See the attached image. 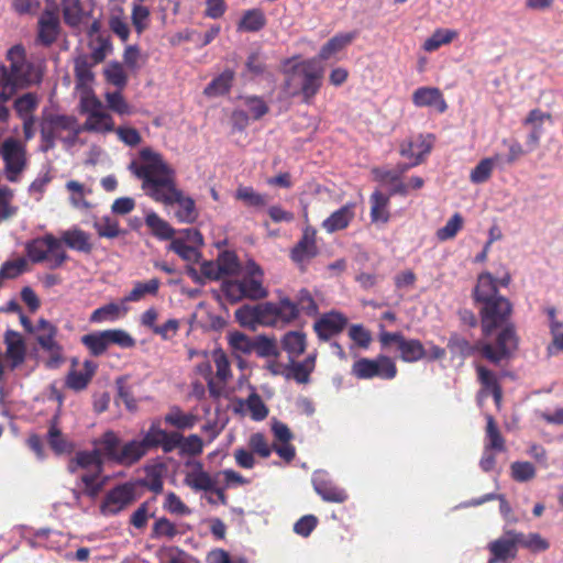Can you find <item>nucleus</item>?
<instances>
[{
  "label": "nucleus",
  "instance_id": "f257e3e1",
  "mask_svg": "<svg viewBox=\"0 0 563 563\" xmlns=\"http://www.w3.org/2000/svg\"><path fill=\"white\" fill-rule=\"evenodd\" d=\"M143 161H132L129 170L142 180V189L157 202L166 206L177 205L175 217L181 223H194L198 211L192 198L185 196L176 186V173L159 155L150 148L140 152Z\"/></svg>",
  "mask_w": 563,
  "mask_h": 563
},
{
  "label": "nucleus",
  "instance_id": "f03ea898",
  "mask_svg": "<svg viewBox=\"0 0 563 563\" xmlns=\"http://www.w3.org/2000/svg\"><path fill=\"white\" fill-rule=\"evenodd\" d=\"M10 66L0 65V121L7 122L10 115L5 102L18 89L27 88L42 81L43 70L40 64L26 58L25 48L18 44L7 53Z\"/></svg>",
  "mask_w": 563,
  "mask_h": 563
},
{
  "label": "nucleus",
  "instance_id": "7ed1b4c3",
  "mask_svg": "<svg viewBox=\"0 0 563 563\" xmlns=\"http://www.w3.org/2000/svg\"><path fill=\"white\" fill-rule=\"evenodd\" d=\"M448 349L452 357H460L462 361L479 353L489 363L498 365L509 360L518 349V336L514 324H507L498 333L494 344L484 341L472 344L459 333H452L448 341Z\"/></svg>",
  "mask_w": 563,
  "mask_h": 563
},
{
  "label": "nucleus",
  "instance_id": "20e7f679",
  "mask_svg": "<svg viewBox=\"0 0 563 563\" xmlns=\"http://www.w3.org/2000/svg\"><path fill=\"white\" fill-rule=\"evenodd\" d=\"M40 134L43 153L53 150L56 141H60L65 148H71L80 135L78 119L69 114L44 113L40 121Z\"/></svg>",
  "mask_w": 563,
  "mask_h": 563
},
{
  "label": "nucleus",
  "instance_id": "39448f33",
  "mask_svg": "<svg viewBox=\"0 0 563 563\" xmlns=\"http://www.w3.org/2000/svg\"><path fill=\"white\" fill-rule=\"evenodd\" d=\"M263 276L262 268L254 261H249L245 275L241 279L224 280L221 289L232 303L243 299H265L268 296V290L263 285Z\"/></svg>",
  "mask_w": 563,
  "mask_h": 563
},
{
  "label": "nucleus",
  "instance_id": "423d86ee",
  "mask_svg": "<svg viewBox=\"0 0 563 563\" xmlns=\"http://www.w3.org/2000/svg\"><path fill=\"white\" fill-rule=\"evenodd\" d=\"M25 252L32 263L46 262L51 269L62 267L69 258L60 241L51 233L29 241Z\"/></svg>",
  "mask_w": 563,
  "mask_h": 563
},
{
  "label": "nucleus",
  "instance_id": "0eeeda50",
  "mask_svg": "<svg viewBox=\"0 0 563 563\" xmlns=\"http://www.w3.org/2000/svg\"><path fill=\"white\" fill-rule=\"evenodd\" d=\"M323 67L316 59H308L291 69V80L298 81L303 102L310 103L321 88Z\"/></svg>",
  "mask_w": 563,
  "mask_h": 563
},
{
  "label": "nucleus",
  "instance_id": "6e6552de",
  "mask_svg": "<svg viewBox=\"0 0 563 563\" xmlns=\"http://www.w3.org/2000/svg\"><path fill=\"white\" fill-rule=\"evenodd\" d=\"M351 373L358 379H373L375 377L389 380L396 377L397 366L387 355L379 354L375 358L362 357L354 362Z\"/></svg>",
  "mask_w": 563,
  "mask_h": 563
},
{
  "label": "nucleus",
  "instance_id": "1a4fd4ad",
  "mask_svg": "<svg viewBox=\"0 0 563 563\" xmlns=\"http://www.w3.org/2000/svg\"><path fill=\"white\" fill-rule=\"evenodd\" d=\"M479 312L483 334L489 336L497 328L507 322L512 312V305L504 296H498L482 305Z\"/></svg>",
  "mask_w": 563,
  "mask_h": 563
},
{
  "label": "nucleus",
  "instance_id": "9d476101",
  "mask_svg": "<svg viewBox=\"0 0 563 563\" xmlns=\"http://www.w3.org/2000/svg\"><path fill=\"white\" fill-rule=\"evenodd\" d=\"M379 342L383 346L395 343L400 353V358L406 363H415L427 356V350L420 340L408 339L401 332L384 331L379 334Z\"/></svg>",
  "mask_w": 563,
  "mask_h": 563
},
{
  "label": "nucleus",
  "instance_id": "9b49d317",
  "mask_svg": "<svg viewBox=\"0 0 563 563\" xmlns=\"http://www.w3.org/2000/svg\"><path fill=\"white\" fill-rule=\"evenodd\" d=\"M5 166L7 179L15 183L19 175L26 166V151L24 145L14 137H8L3 141L0 150Z\"/></svg>",
  "mask_w": 563,
  "mask_h": 563
},
{
  "label": "nucleus",
  "instance_id": "f8f14e48",
  "mask_svg": "<svg viewBox=\"0 0 563 563\" xmlns=\"http://www.w3.org/2000/svg\"><path fill=\"white\" fill-rule=\"evenodd\" d=\"M135 490L132 483L118 485L109 490L100 506L102 515L113 516L132 505L137 498Z\"/></svg>",
  "mask_w": 563,
  "mask_h": 563
},
{
  "label": "nucleus",
  "instance_id": "ddd939ff",
  "mask_svg": "<svg viewBox=\"0 0 563 563\" xmlns=\"http://www.w3.org/2000/svg\"><path fill=\"white\" fill-rule=\"evenodd\" d=\"M316 230L306 228L299 241L290 250V260L301 271L306 272L309 263L318 255Z\"/></svg>",
  "mask_w": 563,
  "mask_h": 563
},
{
  "label": "nucleus",
  "instance_id": "4468645a",
  "mask_svg": "<svg viewBox=\"0 0 563 563\" xmlns=\"http://www.w3.org/2000/svg\"><path fill=\"white\" fill-rule=\"evenodd\" d=\"M516 531L508 530L500 538L488 543L490 558L487 563H510L516 559L518 542Z\"/></svg>",
  "mask_w": 563,
  "mask_h": 563
},
{
  "label": "nucleus",
  "instance_id": "2eb2a0df",
  "mask_svg": "<svg viewBox=\"0 0 563 563\" xmlns=\"http://www.w3.org/2000/svg\"><path fill=\"white\" fill-rule=\"evenodd\" d=\"M264 312L269 319L267 325H276L279 322L290 323L299 316L298 306L287 297L282 298L278 302H265Z\"/></svg>",
  "mask_w": 563,
  "mask_h": 563
},
{
  "label": "nucleus",
  "instance_id": "dca6fc26",
  "mask_svg": "<svg viewBox=\"0 0 563 563\" xmlns=\"http://www.w3.org/2000/svg\"><path fill=\"white\" fill-rule=\"evenodd\" d=\"M92 444L100 459H102V463L109 461L118 465L120 464L121 439L114 431H106L99 438L95 439Z\"/></svg>",
  "mask_w": 563,
  "mask_h": 563
},
{
  "label": "nucleus",
  "instance_id": "f3484780",
  "mask_svg": "<svg viewBox=\"0 0 563 563\" xmlns=\"http://www.w3.org/2000/svg\"><path fill=\"white\" fill-rule=\"evenodd\" d=\"M316 493L327 503L341 504L347 499L346 492L328 479L323 472H316L312 477Z\"/></svg>",
  "mask_w": 563,
  "mask_h": 563
},
{
  "label": "nucleus",
  "instance_id": "a211bd4d",
  "mask_svg": "<svg viewBox=\"0 0 563 563\" xmlns=\"http://www.w3.org/2000/svg\"><path fill=\"white\" fill-rule=\"evenodd\" d=\"M346 323L347 319L342 313L330 312L316 321L313 329L320 340L328 341L333 335L342 332Z\"/></svg>",
  "mask_w": 563,
  "mask_h": 563
},
{
  "label": "nucleus",
  "instance_id": "6ab92c4d",
  "mask_svg": "<svg viewBox=\"0 0 563 563\" xmlns=\"http://www.w3.org/2000/svg\"><path fill=\"white\" fill-rule=\"evenodd\" d=\"M412 102L416 107H434L438 112L443 113L448 109L446 101L439 88L420 87L412 93Z\"/></svg>",
  "mask_w": 563,
  "mask_h": 563
},
{
  "label": "nucleus",
  "instance_id": "aec40b11",
  "mask_svg": "<svg viewBox=\"0 0 563 563\" xmlns=\"http://www.w3.org/2000/svg\"><path fill=\"white\" fill-rule=\"evenodd\" d=\"M190 529L191 527L188 523H175L166 517H159L152 526L151 538L155 540L166 539L170 541L177 536L185 534Z\"/></svg>",
  "mask_w": 563,
  "mask_h": 563
},
{
  "label": "nucleus",
  "instance_id": "412c9836",
  "mask_svg": "<svg viewBox=\"0 0 563 563\" xmlns=\"http://www.w3.org/2000/svg\"><path fill=\"white\" fill-rule=\"evenodd\" d=\"M82 365V372L71 368L66 375L65 386L74 391L86 389L98 368V365L89 360H86Z\"/></svg>",
  "mask_w": 563,
  "mask_h": 563
},
{
  "label": "nucleus",
  "instance_id": "4be33fe9",
  "mask_svg": "<svg viewBox=\"0 0 563 563\" xmlns=\"http://www.w3.org/2000/svg\"><path fill=\"white\" fill-rule=\"evenodd\" d=\"M316 353L309 354L301 362L292 358V361H289V364L287 365V374H285V378L294 379L298 384H308L310 382V375L316 367Z\"/></svg>",
  "mask_w": 563,
  "mask_h": 563
},
{
  "label": "nucleus",
  "instance_id": "5701e85b",
  "mask_svg": "<svg viewBox=\"0 0 563 563\" xmlns=\"http://www.w3.org/2000/svg\"><path fill=\"white\" fill-rule=\"evenodd\" d=\"M58 33V16L54 12L45 11V13L38 20V42L44 46H51L56 41Z\"/></svg>",
  "mask_w": 563,
  "mask_h": 563
},
{
  "label": "nucleus",
  "instance_id": "b1692460",
  "mask_svg": "<svg viewBox=\"0 0 563 563\" xmlns=\"http://www.w3.org/2000/svg\"><path fill=\"white\" fill-rule=\"evenodd\" d=\"M235 319L242 327L255 329L257 324H265L269 322L264 312V303L256 306L244 305L235 311Z\"/></svg>",
  "mask_w": 563,
  "mask_h": 563
},
{
  "label": "nucleus",
  "instance_id": "393cba45",
  "mask_svg": "<svg viewBox=\"0 0 563 563\" xmlns=\"http://www.w3.org/2000/svg\"><path fill=\"white\" fill-rule=\"evenodd\" d=\"M58 240L69 249L85 254L91 253L93 249L90 234L77 228L62 232L60 239Z\"/></svg>",
  "mask_w": 563,
  "mask_h": 563
},
{
  "label": "nucleus",
  "instance_id": "a878e982",
  "mask_svg": "<svg viewBox=\"0 0 563 563\" xmlns=\"http://www.w3.org/2000/svg\"><path fill=\"white\" fill-rule=\"evenodd\" d=\"M79 129L80 133L93 132L106 134L114 131V121L108 112L101 110L96 113H90L82 124L79 123Z\"/></svg>",
  "mask_w": 563,
  "mask_h": 563
},
{
  "label": "nucleus",
  "instance_id": "bb28decb",
  "mask_svg": "<svg viewBox=\"0 0 563 563\" xmlns=\"http://www.w3.org/2000/svg\"><path fill=\"white\" fill-rule=\"evenodd\" d=\"M78 468H85L101 473L103 468L102 459H100L96 448L92 451H79L68 464V471L75 473Z\"/></svg>",
  "mask_w": 563,
  "mask_h": 563
},
{
  "label": "nucleus",
  "instance_id": "cd10ccee",
  "mask_svg": "<svg viewBox=\"0 0 563 563\" xmlns=\"http://www.w3.org/2000/svg\"><path fill=\"white\" fill-rule=\"evenodd\" d=\"M498 296L497 280L490 273L481 274L474 289L475 301L482 306L497 298Z\"/></svg>",
  "mask_w": 563,
  "mask_h": 563
},
{
  "label": "nucleus",
  "instance_id": "c85d7f7f",
  "mask_svg": "<svg viewBox=\"0 0 563 563\" xmlns=\"http://www.w3.org/2000/svg\"><path fill=\"white\" fill-rule=\"evenodd\" d=\"M7 344V357L11 361V368H15L24 362L25 344L21 335L12 330H8L4 335Z\"/></svg>",
  "mask_w": 563,
  "mask_h": 563
},
{
  "label": "nucleus",
  "instance_id": "c756f323",
  "mask_svg": "<svg viewBox=\"0 0 563 563\" xmlns=\"http://www.w3.org/2000/svg\"><path fill=\"white\" fill-rule=\"evenodd\" d=\"M353 218L354 205L347 203L331 213L330 217L323 221L322 227L327 232L333 233L335 231L345 229L353 220Z\"/></svg>",
  "mask_w": 563,
  "mask_h": 563
},
{
  "label": "nucleus",
  "instance_id": "7c9ffc66",
  "mask_svg": "<svg viewBox=\"0 0 563 563\" xmlns=\"http://www.w3.org/2000/svg\"><path fill=\"white\" fill-rule=\"evenodd\" d=\"M373 174L377 181L390 186L388 196H407L409 194V186L402 183L393 169L374 168Z\"/></svg>",
  "mask_w": 563,
  "mask_h": 563
},
{
  "label": "nucleus",
  "instance_id": "2f4dec72",
  "mask_svg": "<svg viewBox=\"0 0 563 563\" xmlns=\"http://www.w3.org/2000/svg\"><path fill=\"white\" fill-rule=\"evenodd\" d=\"M146 453L147 450L141 440L133 439L128 442L121 441L119 465L131 466L137 463L143 456L146 455Z\"/></svg>",
  "mask_w": 563,
  "mask_h": 563
},
{
  "label": "nucleus",
  "instance_id": "473e14b6",
  "mask_svg": "<svg viewBox=\"0 0 563 563\" xmlns=\"http://www.w3.org/2000/svg\"><path fill=\"white\" fill-rule=\"evenodd\" d=\"M307 345L306 334L301 331H288L282 339V347L288 354L289 361L300 356Z\"/></svg>",
  "mask_w": 563,
  "mask_h": 563
},
{
  "label": "nucleus",
  "instance_id": "72a5a7b5",
  "mask_svg": "<svg viewBox=\"0 0 563 563\" xmlns=\"http://www.w3.org/2000/svg\"><path fill=\"white\" fill-rule=\"evenodd\" d=\"M355 36V32L336 34L321 47L319 52V58L321 60H328L334 54H336L338 52L342 51L345 46L351 44Z\"/></svg>",
  "mask_w": 563,
  "mask_h": 563
},
{
  "label": "nucleus",
  "instance_id": "f704fd0d",
  "mask_svg": "<svg viewBox=\"0 0 563 563\" xmlns=\"http://www.w3.org/2000/svg\"><path fill=\"white\" fill-rule=\"evenodd\" d=\"M486 451L504 452L506 450L505 439L503 438L497 423L492 415H486Z\"/></svg>",
  "mask_w": 563,
  "mask_h": 563
},
{
  "label": "nucleus",
  "instance_id": "c9c22d12",
  "mask_svg": "<svg viewBox=\"0 0 563 563\" xmlns=\"http://www.w3.org/2000/svg\"><path fill=\"white\" fill-rule=\"evenodd\" d=\"M477 380L481 384L478 399L487 397L489 393L500 388L498 376L484 365H476Z\"/></svg>",
  "mask_w": 563,
  "mask_h": 563
},
{
  "label": "nucleus",
  "instance_id": "e433bc0d",
  "mask_svg": "<svg viewBox=\"0 0 563 563\" xmlns=\"http://www.w3.org/2000/svg\"><path fill=\"white\" fill-rule=\"evenodd\" d=\"M371 201V218L373 222L386 223L389 219L387 210L389 203V196L384 195L379 190L374 191L369 198Z\"/></svg>",
  "mask_w": 563,
  "mask_h": 563
},
{
  "label": "nucleus",
  "instance_id": "4c0bfd02",
  "mask_svg": "<svg viewBox=\"0 0 563 563\" xmlns=\"http://www.w3.org/2000/svg\"><path fill=\"white\" fill-rule=\"evenodd\" d=\"M266 25V16L261 9L246 10L239 24L238 29L245 32H258Z\"/></svg>",
  "mask_w": 563,
  "mask_h": 563
},
{
  "label": "nucleus",
  "instance_id": "58836bf2",
  "mask_svg": "<svg viewBox=\"0 0 563 563\" xmlns=\"http://www.w3.org/2000/svg\"><path fill=\"white\" fill-rule=\"evenodd\" d=\"M185 482L195 490L209 492L213 489L214 486V481L202 470L200 463H198L196 467L187 474Z\"/></svg>",
  "mask_w": 563,
  "mask_h": 563
},
{
  "label": "nucleus",
  "instance_id": "ea45409f",
  "mask_svg": "<svg viewBox=\"0 0 563 563\" xmlns=\"http://www.w3.org/2000/svg\"><path fill=\"white\" fill-rule=\"evenodd\" d=\"M198 418L192 413H185L179 407H172L169 412L165 415L164 421L179 430L191 429Z\"/></svg>",
  "mask_w": 563,
  "mask_h": 563
},
{
  "label": "nucleus",
  "instance_id": "a19ab883",
  "mask_svg": "<svg viewBox=\"0 0 563 563\" xmlns=\"http://www.w3.org/2000/svg\"><path fill=\"white\" fill-rule=\"evenodd\" d=\"M499 162V155L486 157L479 161V163L472 169L470 174V180L473 184L486 183L494 170V167Z\"/></svg>",
  "mask_w": 563,
  "mask_h": 563
},
{
  "label": "nucleus",
  "instance_id": "79ce46f5",
  "mask_svg": "<svg viewBox=\"0 0 563 563\" xmlns=\"http://www.w3.org/2000/svg\"><path fill=\"white\" fill-rule=\"evenodd\" d=\"M161 286V282L158 278H152L145 283L137 282L134 284L132 290L125 296V301H140L145 296H156L158 294V289Z\"/></svg>",
  "mask_w": 563,
  "mask_h": 563
},
{
  "label": "nucleus",
  "instance_id": "37998d69",
  "mask_svg": "<svg viewBox=\"0 0 563 563\" xmlns=\"http://www.w3.org/2000/svg\"><path fill=\"white\" fill-rule=\"evenodd\" d=\"M47 442L55 454H69L74 450V445L60 432L55 423L49 426L47 432Z\"/></svg>",
  "mask_w": 563,
  "mask_h": 563
},
{
  "label": "nucleus",
  "instance_id": "c03bdc74",
  "mask_svg": "<svg viewBox=\"0 0 563 563\" xmlns=\"http://www.w3.org/2000/svg\"><path fill=\"white\" fill-rule=\"evenodd\" d=\"M93 62H89V57L86 55H79L74 60V73L77 82V87H84L89 85L93 80V73L91 70Z\"/></svg>",
  "mask_w": 563,
  "mask_h": 563
},
{
  "label": "nucleus",
  "instance_id": "a18cd8bd",
  "mask_svg": "<svg viewBox=\"0 0 563 563\" xmlns=\"http://www.w3.org/2000/svg\"><path fill=\"white\" fill-rule=\"evenodd\" d=\"M457 35V31L452 29H437L432 35L424 41L422 47L426 52L437 51L440 46L450 44Z\"/></svg>",
  "mask_w": 563,
  "mask_h": 563
},
{
  "label": "nucleus",
  "instance_id": "49530a36",
  "mask_svg": "<svg viewBox=\"0 0 563 563\" xmlns=\"http://www.w3.org/2000/svg\"><path fill=\"white\" fill-rule=\"evenodd\" d=\"M145 223L158 239L172 240L174 238L175 230L155 212H151L146 216Z\"/></svg>",
  "mask_w": 563,
  "mask_h": 563
},
{
  "label": "nucleus",
  "instance_id": "de8ad7c7",
  "mask_svg": "<svg viewBox=\"0 0 563 563\" xmlns=\"http://www.w3.org/2000/svg\"><path fill=\"white\" fill-rule=\"evenodd\" d=\"M233 79L234 73L229 69L224 70L221 75L208 84V86L205 88V95L209 97H216L229 92Z\"/></svg>",
  "mask_w": 563,
  "mask_h": 563
},
{
  "label": "nucleus",
  "instance_id": "09e8293b",
  "mask_svg": "<svg viewBox=\"0 0 563 563\" xmlns=\"http://www.w3.org/2000/svg\"><path fill=\"white\" fill-rule=\"evenodd\" d=\"M81 343L93 356L102 355L109 347L106 330L82 335Z\"/></svg>",
  "mask_w": 563,
  "mask_h": 563
},
{
  "label": "nucleus",
  "instance_id": "8fccbe9b",
  "mask_svg": "<svg viewBox=\"0 0 563 563\" xmlns=\"http://www.w3.org/2000/svg\"><path fill=\"white\" fill-rule=\"evenodd\" d=\"M93 228L100 238L114 239L123 233L119 222L110 216L96 219Z\"/></svg>",
  "mask_w": 563,
  "mask_h": 563
},
{
  "label": "nucleus",
  "instance_id": "3c124183",
  "mask_svg": "<svg viewBox=\"0 0 563 563\" xmlns=\"http://www.w3.org/2000/svg\"><path fill=\"white\" fill-rule=\"evenodd\" d=\"M234 197L247 207L261 208L267 203L266 195H262L249 186H240L236 189Z\"/></svg>",
  "mask_w": 563,
  "mask_h": 563
},
{
  "label": "nucleus",
  "instance_id": "603ef678",
  "mask_svg": "<svg viewBox=\"0 0 563 563\" xmlns=\"http://www.w3.org/2000/svg\"><path fill=\"white\" fill-rule=\"evenodd\" d=\"M518 545H521L532 552H543L549 549L550 543L539 533L525 534L517 532L516 536Z\"/></svg>",
  "mask_w": 563,
  "mask_h": 563
},
{
  "label": "nucleus",
  "instance_id": "864d4df0",
  "mask_svg": "<svg viewBox=\"0 0 563 563\" xmlns=\"http://www.w3.org/2000/svg\"><path fill=\"white\" fill-rule=\"evenodd\" d=\"M63 18L69 26H77L82 19L80 0H62Z\"/></svg>",
  "mask_w": 563,
  "mask_h": 563
},
{
  "label": "nucleus",
  "instance_id": "5fc2aeb1",
  "mask_svg": "<svg viewBox=\"0 0 563 563\" xmlns=\"http://www.w3.org/2000/svg\"><path fill=\"white\" fill-rule=\"evenodd\" d=\"M40 98L34 92H26L14 101V109L20 118H27L32 115L33 111L37 108Z\"/></svg>",
  "mask_w": 563,
  "mask_h": 563
},
{
  "label": "nucleus",
  "instance_id": "6e6d98bb",
  "mask_svg": "<svg viewBox=\"0 0 563 563\" xmlns=\"http://www.w3.org/2000/svg\"><path fill=\"white\" fill-rule=\"evenodd\" d=\"M217 263L219 265L218 269L222 272L223 276H233L241 272V264L236 254L233 252H222L218 256Z\"/></svg>",
  "mask_w": 563,
  "mask_h": 563
},
{
  "label": "nucleus",
  "instance_id": "4d7b16f0",
  "mask_svg": "<svg viewBox=\"0 0 563 563\" xmlns=\"http://www.w3.org/2000/svg\"><path fill=\"white\" fill-rule=\"evenodd\" d=\"M168 249L188 263H197L200 258L199 251L195 246L186 244L183 239L172 240Z\"/></svg>",
  "mask_w": 563,
  "mask_h": 563
},
{
  "label": "nucleus",
  "instance_id": "13d9d810",
  "mask_svg": "<svg viewBox=\"0 0 563 563\" xmlns=\"http://www.w3.org/2000/svg\"><path fill=\"white\" fill-rule=\"evenodd\" d=\"M253 352L260 357H277L279 355L276 341L264 335L256 336L253 340Z\"/></svg>",
  "mask_w": 563,
  "mask_h": 563
},
{
  "label": "nucleus",
  "instance_id": "bf43d9fd",
  "mask_svg": "<svg viewBox=\"0 0 563 563\" xmlns=\"http://www.w3.org/2000/svg\"><path fill=\"white\" fill-rule=\"evenodd\" d=\"M104 99L109 110L119 115H129L132 113V107L126 102L121 91H108L104 93Z\"/></svg>",
  "mask_w": 563,
  "mask_h": 563
},
{
  "label": "nucleus",
  "instance_id": "052dcab7",
  "mask_svg": "<svg viewBox=\"0 0 563 563\" xmlns=\"http://www.w3.org/2000/svg\"><path fill=\"white\" fill-rule=\"evenodd\" d=\"M241 100L246 108V112L252 117L253 120H260L268 112V106L266 102L256 96L241 97Z\"/></svg>",
  "mask_w": 563,
  "mask_h": 563
},
{
  "label": "nucleus",
  "instance_id": "680f3d73",
  "mask_svg": "<svg viewBox=\"0 0 563 563\" xmlns=\"http://www.w3.org/2000/svg\"><path fill=\"white\" fill-rule=\"evenodd\" d=\"M462 227H463V217L456 212L449 219V221L445 223L444 227L440 228L437 231V233H435L437 239L441 242L451 240V239L455 238V235L462 229Z\"/></svg>",
  "mask_w": 563,
  "mask_h": 563
},
{
  "label": "nucleus",
  "instance_id": "e2e57ef3",
  "mask_svg": "<svg viewBox=\"0 0 563 563\" xmlns=\"http://www.w3.org/2000/svg\"><path fill=\"white\" fill-rule=\"evenodd\" d=\"M155 516L154 511H151V501L146 500L142 503L137 509L130 517V525L135 529L143 530L150 518Z\"/></svg>",
  "mask_w": 563,
  "mask_h": 563
},
{
  "label": "nucleus",
  "instance_id": "0e129e2a",
  "mask_svg": "<svg viewBox=\"0 0 563 563\" xmlns=\"http://www.w3.org/2000/svg\"><path fill=\"white\" fill-rule=\"evenodd\" d=\"M245 405L252 419L255 421H262L268 416V409L257 393H252L247 397Z\"/></svg>",
  "mask_w": 563,
  "mask_h": 563
},
{
  "label": "nucleus",
  "instance_id": "69168bd1",
  "mask_svg": "<svg viewBox=\"0 0 563 563\" xmlns=\"http://www.w3.org/2000/svg\"><path fill=\"white\" fill-rule=\"evenodd\" d=\"M120 314V307L117 303H108L104 305L98 309H96L90 318L89 321L92 323H100L103 321H114L119 318Z\"/></svg>",
  "mask_w": 563,
  "mask_h": 563
},
{
  "label": "nucleus",
  "instance_id": "338daca9",
  "mask_svg": "<svg viewBox=\"0 0 563 563\" xmlns=\"http://www.w3.org/2000/svg\"><path fill=\"white\" fill-rule=\"evenodd\" d=\"M66 189L71 194L70 202L76 208H88L89 202L85 199L86 189L82 184L77 180H68Z\"/></svg>",
  "mask_w": 563,
  "mask_h": 563
},
{
  "label": "nucleus",
  "instance_id": "774afa93",
  "mask_svg": "<svg viewBox=\"0 0 563 563\" xmlns=\"http://www.w3.org/2000/svg\"><path fill=\"white\" fill-rule=\"evenodd\" d=\"M104 76H106L107 81L114 85L119 89L124 88L128 82V76H126L122 65L119 63H113V64L109 65L104 69Z\"/></svg>",
  "mask_w": 563,
  "mask_h": 563
}]
</instances>
